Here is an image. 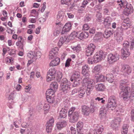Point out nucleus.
Masks as SVG:
<instances>
[{
	"label": "nucleus",
	"mask_w": 134,
	"mask_h": 134,
	"mask_svg": "<svg viewBox=\"0 0 134 134\" xmlns=\"http://www.w3.org/2000/svg\"><path fill=\"white\" fill-rule=\"evenodd\" d=\"M104 127L102 125H98L92 133V134H101L103 130Z\"/></svg>",
	"instance_id": "obj_12"
},
{
	"label": "nucleus",
	"mask_w": 134,
	"mask_h": 134,
	"mask_svg": "<svg viewBox=\"0 0 134 134\" xmlns=\"http://www.w3.org/2000/svg\"><path fill=\"white\" fill-rule=\"evenodd\" d=\"M130 26V25L127 24L123 23H122L121 26L120 27L125 30H127L128 27H129Z\"/></svg>",
	"instance_id": "obj_41"
},
{
	"label": "nucleus",
	"mask_w": 134,
	"mask_h": 134,
	"mask_svg": "<svg viewBox=\"0 0 134 134\" xmlns=\"http://www.w3.org/2000/svg\"><path fill=\"white\" fill-rule=\"evenodd\" d=\"M112 70L114 74H118L119 71V68L118 66H115L113 68Z\"/></svg>",
	"instance_id": "obj_50"
},
{
	"label": "nucleus",
	"mask_w": 134,
	"mask_h": 134,
	"mask_svg": "<svg viewBox=\"0 0 134 134\" xmlns=\"http://www.w3.org/2000/svg\"><path fill=\"white\" fill-rule=\"evenodd\" d=\"M75 107H72L69 111L68 115L70 117L69 121L70 122L74 123L76 122L79 119V113L77 111H75Z\"/></svg>",
	"instance_id": "obj_2"
},
{
	"label": "nucleus",
	"mask_w": 134,
	"mask_h": 134,
	"mask_svg": "<svg viewBox=\"0 0 134 134\" xmlns=\"http://www.w3.org/2000/svg\"><path fill=\"white\" fill-rule=\"evenodd\" d=\"M128 81L126 79L121 80L120 81V88L121 89L126 88V86L128 84Z\"/></svg>",
	"instance_id": "obj_20"
},
{
	"label": "nucleus",
	"mask_w": 134,
	"mask_h": 134,
	"mask_svg": "<svg viewBox=\"0 0 134 134\" xmlns=\"http://www.w3.org/2000/svg\"><path fill=\"white\" fill-rule=\"evenodd\" d=\"M35 52H30L28 53L27 55V56L29 58L33 59L34 61L35 60Z\"/></svg>",
	"instance_id": "obj_40"
},
{
	"label": "nucleus",
	"mask_w": 134,
	"mask_h": 134,
	"mask_svg": "<svg viewBox=\"0 0 134 134\" xmlns=\"http://www.w3.org/2000/svg\"><path fill=\"white\" fill-rule=\"evenodd\" d=\"M95 88L97 91H102L104 90L105 87L103 84L101 83L96 85Z\"/></svg>",
	"instance_id": "obj_24"
},
{
	"label": "nucleus",
	"mask_w": 134,
	"mask_h": 134,
	"mask_svg": "<svg viewBox=\"0 0 134 134\" xmlns=\"http://www.w3.org/2000/svg\"><path fill=\"white\" fill-rule=\"evenodd\" d=\"M95 28L94 27H93L92 28L90 29L89 30V32L91 34H93L95 33Z\"/></svg>",
	"instance_id": "obj_63"
},
{
	"label": "nucleus",
	"mask_w": 134,
	"mask_h": 134,
	"mask_svg": "<svg viewBox=\"0 0 134 134\" xmlns=\"http://www.w3.org/2000/svg\"><path fill=\"white\" fill-rule=\"evenodd\" d=\"M117 2L118 3V5H119L120 8H125L126 3V2H123L121 0L120 1H118Z\"/></svg>",
	"instance_id": "obj_38"
},
{
	"label": "nucleus",
	"mask_w": 134,
	"mask_h": 134,
	"mask_svg": "<svg viewBox=\"0 0 134 134\" xmlns=\"http://www.w3.org/2000/svg\"><path fill=\"white\" fill-rule=\"evenodd\" d=\"M62 90L65 93H66L68 92L70 90V86H63L60 87Z\"/></svg>",
	"instance_id": "obj_30"
},
{
	"label": "nucleus",
	"mask_w": 134,
	"mask_h": 134,
	"mask_svg": "<svg viewBox=\"0 0 134 134\" xmlns=\"http://www.w3.org/2000/svg\"><path fill=\"white\" fill-rule=\"evenodd\" d=\"M116 99L114 96H111L109 97L108 100L107 109L113 110L115 109L116 107Z\"/></svg>",
	"instance_id": "obj_3"
},
{
	"label": "nucleus",
	"mask_w": 134,
	"mask_h": 134,
	"mask_svg": "<svg viewBox=\"0 0 134 134\" xmlns=\"http://www.w3.org/2000/svg\"><path fill=\"white\" fill-rule=\"evenodd\" d=\"M82 74L83 75V76H84L85 78L88 77L90 75V74L88 71L85 72L84 73H82Z\"/></svg>",
	"instance_id": "obj_61"
},
{
	"label": "nucleus",
	"mask_w": 134,
	"mask_h": 134,
	"mask_svg": "<svg viewBox=\"0 0 134 134\" xmlns=\"http://www.w3.org/2000/svg\"><path fill=\"white\" fill-rule=\"evenodd\" d=\"M58 48L56 47L52 49L50 51L49 54V58L50 59L53 58L54 57H56L58 55Z\"/></svg>",
	"instance_id": "obj_11"
},
{
	"label": "nucleus",
	"mask_w": 134,
	"mask_h": 134,
	"mask_svg": "<svg viewBox=\"0 0 134 134\" xmlns=\"http://www.w3.org/2000/svg\"><path fill=\"white\" fill-rule=\"evenodd\" d=\"M126 7L124 9V13L125 15L128 16L132 13L133 9L132 5L131 4H126Z\"/></svg>",
	"instance_id": "obj_10"
},
{
	"label": "nucleus",
	"mask_w": 134,
	"mask_h": 134,
	"mask_svg": "<svg viewBox=\"0 0 134 134\" xmlns=\"http://www.w3.org/2000/svg\"><path fill=\"white\" fill-rule=\"evenodd\" d=\"M58 87V83L57 82H52L50 85V88L51 90L56 91Z\"/></svg>",
	"instance_id": "obj_25"
},
{
	"label": "nucleus",
	"mask_w": 134,
	"mask_h": 134,
	"mask_svg": "<svg viewBox=\"0 0 134 134\" xmlns=\"http://www.w3.org/2000/svg\"><path fill=\"white\" fill-rule=\"evenodd\" d=\"M128 51L129 49L127 48H123L121 49V55L123 58L128 57L130 55V53Z\"/></svg>",
	"instance_id": "obj_19"
},
{
	"label": "nucleus",
	"mask_w": 134,
	"mask_h": 134,
	"mask_svg": "<svg viewBox=\"0 0 134 134\" xmlns=\"http://www.w3.org/2000/svg\"><path fill=\"white\" fill-rule=\"evenodd\" d=\"M79 34V32H76L75 31H74L72 32L70 35L71 37L75 38L76 37H77L78 34Z\"/></svg>",
	"instance_id": "obj_48"
},
{
	"label": "nucleus",
	"mask_w": 134,
	"mask_h": 134,
	"mask_svg": "<svg viewBox=\"0 0 134 134\" xmlns=\"http://www.w3.org/2000/svg\"><path fill=\"white\" fill-rule=\"evenodd\" d=\"M56 72V70L54 68L52 67L49 69L47 73L48 74L55 75H56L55 73Z\"/></svg>",
	"instance_id": "obj_39"
},
{
	"label": "nucleus",
	"mask_w": 134,
	"mask_h": 134,
	"mask_svg": "<svg viewBox=\"0 0 134 134\" xmlns=\"http://www.w3.org/2000/svg\"><path fill=\"white\" fill-rule=\"evenodd\" d=\"M54 120L53 118H51L47 122L46 125L53 126V124Z\"/></svg>",
	"instance_id": "obj_47"
},
{
	"label": "nucleus",
	"mask_w": 134,
	"mask_h": 134,
	"mask_svg": "<svg viewBox=\"0 0 134 134\" xmlns=\"http://www.w3.org/2000/svg\"><path fill=\"white\" fill-rule=\"evenodd\" d=\"M131 119L132 121H134V110H132L131 113Z\"/></svg>",
	"instance_id": "obj_62"
},
{
	"label": "nucleus",
	"mask_w": 134,
	"mask_h": 134,
	"mask_svg": "<svg viewBox=\"0 0 134 134\" xmlns=\"http://www.w3.org/2000/svg\"><path fill=\"white\" fill-rule=\"evenodd\" d=\"M113 34L111 30H108V29L106 30L103 34L104 37L106 38H108L109 37H110L111 35H112Z\"/></svg>",
	"instance_id": "obj_26"
},
{
	"label": "nucleus",
	"mask_w": 134,
	"mask_h": 134,
	"mask_svg": "<svg viewBox=\"0 0 134 134\" xmlns=\"http://www.w3.org/2000/svg\"><path fill=\"white\" fill-rule=\"evenodd\" d=\"M70 86L68 84V81L66 78H63L62 80L60 87L63 86Z\"/></svg>",
	"instance_id": "obj_32"
},
{
	"label": "nucleus",
	"mask_w": 134,
	"mask_h": 134,
	"mask_svg": "<svg viewBox=\"0 0 134 134\" xmlns=\"http://www.w3.org/2000/svg\"><path fill=\"white\" fill-rule=\"evenodd\" d=\"M80 76V73L78 71H74L72 75V78L74 79L79 78Z\"/></svg>",
	"instance_id": "obj_34"
},
{
	"label": "nucleus",
	"mask_w": 134,
	"mask_h": 134,
	"mask_svg": "<svg viewBox=\"0 0 134 134\" xmlns=\"http://www.w3.org/2000/svg\"><path fill=\"white\" fill-rule=\"evenodd\" d=\"M60 60L59 58H56L51 61L49 65L52 66L57 65L59 63Z\"/></svg>",
	"instance_id": "obj_22"
},
{
	"label": "nucleus",
	"mask_w": 134,
	"mask_h": 134,
	"mask_svg": "<svg viewBox=\"0 0 134 134\" xmlns=\"http://www.w3.org/2000/svg\"><path fill=\"white\" fill-rule=\"evenodd\" d=\"M88 63L90 64H92L93 63H96V60H95L94 57H89L88 58Z\"/></svg>",
	"instance_id": "obj_44"
},
{
	"label": "nucleus",
	"mask_w": 134,
	"mask_h": 134,
	"mask_svg": "<svg viewBox=\"0 0 134 134\" xmlns=\"http://www.w3.org/2000/svg\"><path fill=\"white\" fill-rule=\"evenodd\" d=\"M106 55L102 51H100L98 53H97L94 55V58L95 60H96V63L103 59L105 58Z\"/></svg>",
	"instance_id": "obj_7"
},
{
	"label": "nucleus",
	"mask_w": 134,
	"mask_h": 134,
	"mask_svg": "<svg viewBox=\"0 0 134 134\" xmlns=\"http://www.w3.org/2000/svg\"><path fill=\"white\" fill-rule=\"evenodd\" d=\"M71 60V59H68L67 60L65 64V67H68L69 66Z\"/></svg>",
	"instance_id": "obj_59"
},
{
	"label": "nucleus",
	"mask_w": 134,
	"mask_h": 134,
	"mask_svg": "<svg viewBox=\"0 0 134 134\" xmlns=\"http://www.w3.org/2000/svg\"><path fill=\"white\" fill-rule=\"evenodd\" d=\"M123 23L129 25H130L131 24V22L130 21V19L129 18H126L124 20Z\"/></svg>",
	"instance_id": "obj_57"
},
{
	"label": "nucleus",
	"mask_w": 134,
	"mask_h": 134,
	"mask_svg": "<svg viewBox=\"0 0 134 134\" xmlns=\"http://www.w3.org/2000/svg\"><path fill=\"white\" fill-rule=\"evenodd\" d=\"M89 28V26L88 24H86L83 26L82 30H87Z\"/></svg>",
	"instance_id": "obj_55"
},
{
	"label": "nucleus",
	"mask_w": 134,
	"mask_h": 134,
	"mask_svg": "<svg viewBox=\"0 0 134 134\" xmlns=\"http://www.w3.org/2000/svg\"><path fill=\"white\" fill-rule=\"evenodd\" d=\"M95 48V46L93 44H90L86 49V54L87 56L92 55Z\"/></svg>",
	"instance_id": "obj_8"
},
{
	"label": "nucleus",
	"mask_w": 134,
	"mask_h": 134,
	"mask_svg": "<svg viewBox=\"0 0 134 134\" xmlns=\"http://www.w3.org/2000/svg\"><path fill=\"white\" fill-rule=\"evenodd\" d=\"M97 77L99 81L101 82H104L105 81V77L103 75H99L98 77L97 76Z\"/></svg>",
	"instance_id": "obj_46"
},
{
	"label": "nucleus",
	"mask_w": 134,
	"mask_h": 134,
	"mask_svg": "<svg viewBox=\"0 0 134 134\" xmlns=\"http://www.w3.org/2000/svg\"><path fill=\"white\" fill-rule=\"evenodd\" d=\"M24 40L19 41L16 43V45L19 48H23L24 46Z\"/></svg>",
	"instance_id": "obj_35"
},
{
	"label": "nucleus",
	"mask_w": 134,
	"mask_h": 134,
	"mask_svg": "<svg viewBox=\"0 0 134 134\" xmlns=\"http://www.w3.org/2000/svg\"><path fill=\"white\" fill-rule=\"evenodd\" d=\"M129 43L127 41H125L123 44V46L125 48H127L129 46Z\"/></svg>",
	"instance_id": "obj_51"
},
{
	"label": "nucleus",
	"mask_w": 134,
	"mask_h": 134,
	"mask_svg": "<svg viewBox=\"0 0 134 134\" xmlns=\"http://www.w3.org/2000/svg\"><path fill=\"white\" fill-rule=\"evenodd\" d=\"M125 30L121 28L118 27L116 31V40L119 42L122 41L123 40L122 36L123 35V31Z\"/></svg>",
	"instance_id": "obj_6"
},
{
	"label": "nucleus",
	"mask_w": 134,
	"mask_h": 134,
	"mask_svg": "<svg viewBox=\"0 0 134 134\" xmlns=\"http://www.w3.org/2000/svg\"><path fill=\"white\" fill-rule=\"evenodd\" d=\"M71 0H61V3L63 4L68 5L70 3Z\"/></svg>",
	"instance_id": "obj_54"
},
{
	"label": "nucleus",
	"mask_w": 134,
	"mask_h": 134,
	"mask_svg": "<svg viewBox=\"0 0 134 134\" xmlns=\"http://www.w3.org/2000/svg\"><path fill=\"white\" fill-rule=\"evenodd\" d=\"M95 100L96 101H100L101 100V102L102 103H104L105 102V100H103V98H100L99 97H98L95 99Z\"/></svg>",
	"instance_id": "obj_53"
},
{
	"label": "nucleus",
	"mask_w": 134,
	"mask_h": 134,
	"mask_svg": "<svg viewBox=\"0 0 134 134\" xmlns=\"http://www.w3.org/2000/svg\"><path fill=\"white\" fill-rule=\"evenodd\" d=\"M111 18L109 17H108L104 19V25H109L110 24L111 21Z\"/></svg>",
	"instance_id": "obj_36"
},
{
	"label": "nucleus",
	"mask_w": 134,
	"mask_h": 134,
	"mask_svg": "<svg viewBox=\"0 0 134 134\" xmlns=\"http://www.w3.org/2000/svg\"><path fill=\"white\" fill-rule=\"evenodd\" d=\"M57 76L59 78L61 79L62 77V74L60 72H57Z\"/></svg>",
	"instance_id": "obj_64"
},
{
	"label": "nucleus",
	"mask_w": 134,
	"mask_h": 134,
	"mask_svg": "<svg viewBox=\"0 0 134 134\" xmlns=\"http://www.w3.org/2000/svg\"><path fill=\"white\" fill-rule=\"evenodd\" d=\"M64 13L62 11H59L57 16V23H56L57 25L60 24V25L61 24H60V22L62 21L64 18Z\"/></svg>",
	"instance_id": "obj_13"
},
{
	"label": "nucleus",
	"mask_w": 134,
	"mask_h": 134,
	"mask_svg": "<svg viewBox=\"0 0 134 134\" xmlns=\"http://www.w3.org/2000/svg\"><path fill=\"white\" fill-rule=\"evenodd\" d=\"M35 52V60L37 59L40 58L41 56V53L40 52L37 51L36 52Z\"/></svg>",
	"instance_id": "obj_43"
},
{
	"label": "nucleus",
	"mask_w": 134,
	"mask_h": 134,
	"mask_svg": "<svg viewBox=\"0 0 134 134\" xmlns=\"http://www.w3.org/2000/svg\"><path fill=\"white\" fill-rule=\"evenodd\" d=\"M69 106L70 104L69 103H66V102H65L64 104V107L63 108V109H64L65 110H67V109L68 108V107H69Z\"/></svg>",
	"instance_id": "obj_58"
},
{
	"label": "nucleus",
	"mask_w": 134,
	"mask_h": 134,
	"mask_svg": "<svg viewBox=\"0 0 134 134\" xmlns=\"http://www.w3.org/2000/svg\"><path fill=\"white\" fill-rule=\"evenodd\" d=\"M107 110L106 108H102L100 109L99 112V115L101 119L105 118Z\"/></svg>",
	"instance_id": "obj_16"
},
{
	"label": "nucleus",
	"mask_w": 134,
	"mask_h": 134,
	"mask_svg": "<svg viewBox=\"0 0 134 134\" xmlns=\"http://www.w3.org/2000/svg\"><path fill=\"white\" fill-rule=\"evenodd\" d=\"M113 78L114 76L113 75L111 74H107L106 76V79L109 82H112L114 80Z\"/></svg>",
	"instance_id": "obj_28"
},
{
	"label": "nucleus",
	"mask_w": 134,
	"mask_h": 134,
	"mask_svg": "<svg viewBox=\"0 0 134 134\" xmlns=\"http://www.w3.org/2000/svg\"><path fill=\"white\" fill-rule=\"evenodd\" d=\"M121 71L123 73L124 75L127 76L131 73L132 69L129 65H126L122 66Z\"/></svg>",
	"instance_id": "obj_9"
},
{
	"label": "nucleus",
	"mask_w": 134,
	"mask_h": 134,
	"mask_svg": "<svg viewBox=\"0 0 134 134\" xmlns=\"http://www.w3.org/2000/svg\"><path fill=\"white\" fill-rule=\"evenodd\" d=\"M102 66L100 65H97L94 67L93 72L96 74H98Z\"/></svg>",
	"instance_id": "obj_29"
},
{
	"label": "nucleus",
	"mask_w": 134,
	"mask_h": 134,
	"mask_svg": "<svg viewBox=\"0 0 134 134\" xmlns=\"http://www.w3.org/2000/svg\"><path fill=\"white\" fill-rule=\"evenodd\" d=\"M72 49L75 52H78L80 50V47L79 46H77L74 47L72 48Z\"/></svg>",
	"instance_id": "obj_49"
},
{
	"label": "nucleus",
	"mask_w": 134,
	"mask_h": 134,
	"mask_svg": "<svg viewBox=\"0 0 134 134\" xmlns=\"http://www.w3.org/2000/svg\"><path fill=\"white\" fill-rule=\"evenodd\" d=\"M67 111L63 109L62 108L60 111L59 116L61 118H65L67 115Z\"/></svg>",
	"instance_id": "obj_23"
},
{
	"label": "nucleus",
	"mask_w": 134,
	"mask_h": 134,
	"mask_svg": "<svg viewBox=\"0 0 134 134\" xmlns=\"http://www.w3.org/2000/svg\"><path fill=\"white\" fill-rule=\"evenodd\" d=\"M121 90V91L120 93V97L122 98L125 100H128L130 97L129 94V92L130 91V88L127 87L126 88Z\"/></svg>",
	"instance_id": "obj_4"
},
{
	"label": "nucleus",
	"mask_w": 134,
	"mask_h": 134,
	"mask_svg": "<svg viewBox=\"0 0 134 134\" xmlns=\"http://www.w3.org/2000/svg\"><path fill=\"white\" fill-rule=\"evenodd\" d=\"M120 58V55L117 53H110L108 56V60L110 64L113 63L118 60Z\"/></svg>",
	"instance_id": "obj_5"
},
{
	"label": "nucleus",
	"mask_w": 134,
	"mask_h": 134,
	"mask_svg": "<svg viewBox=\"0 0 134 134\" xmlns=\"http://www.w3.org/2000/svg\"><path fill=\"white\" fill-rule=\"evenodd\" d=\"M86 90L84 88L80 89L78 92V96L80 98H82L84 97L85 94Z\"/></svg>",
	"instance_id": "obj_31"
},
{
	"label": "nucleus",
	"mask_w": 134,
	"mask_h": 134,
	"mask_svg": "<svg viewBox=\"0 0 134 134\" xmlns=\"http://www.w3.org/2000/svg\"><path fill=\"white\" fill-rule=\"evenodd\" d=\"M129 127V126L126 124H124L122 126V130L128 131V129Z\"/></svg>",
	"instance_id": "obj_56"
},
{
	"label": "nucleus",
	"mask_w": 134,
	"mask_h": 134,
	"mask_svg": "<svg viewBox=\"0 0 134 134\" xmlns=\"http://www.w3.org/2000/svg\"><path fill=\"white\" fill-rule=\"evenodd\" d=\"M46 126L47 132L48 133H51L52 131V126L46 125Z\"/></svg>",
	"instance_id": "obj_45"
},
{
	"label": "nucleus",
	"mask_w": 134,
	"mask_h": 134,
	"mask_svg": "<svg viewBox=\"0 0 134 134\" xmlns=\"http://www.w3.org/2000/svg\"><path fill=\"white\" fill-rule=\"evenodd\" d=\"M90 1V0H84L82 2V5L81 6V7L84 8Z\"/></svg>",
	"instance_id": "obj_52"
},
{
	"label": "nucleus",
	"mask_w": 134,
	"mask_h": 134,
	"mask_svg": "<svg viewBox=\"0 0 134 134\" xmlns=\"http://www.w3.org/2000/svg\"><path fill=\"white\" fill-rule=\"evenodd\" d=\"M55 96H46V99L47 102L50 104L54 103L55 99Z\"/></svg>",
	"instance_id": "obj_27"
},
{
	"label": "nucleus",
	"mask_w": 134,
	"mask_h": 134,
	"mask_svg": "<svg viewBox=\"0 0 134 134\" xmlns=\"http://www.w3.org/2000/svg\"><path fill=\"white\" fill-rule=\"evenodd\" d=\"M55 77V75L48 74L47 73V81H49L53 80Z\"/></svg>",
	"instance_id": "obj_33"
},
{
	"label": "nucleus",
	"mask_w": 134,
	"mask_h": 134,
	"mask_svg": "<svg viewBox=\"0 0 134 134\" xmlns=\"http://www.w3.org/2000/svg\"><path fill=\"white\" fill-rule=\"evenodd\" d=\"M56 91L51 90L50 88L46 92L47 96H55L54 93Z\"/></svg>",
	"instance_id": "obj_37"
},
{
	"label": "nucleus",
	"mask_w": 134,
	"mask_h": 134,
	"mask_svg": "<svg viewBox=\"0 0 134 134\" xmlns=\"http://www.w3.org/2000/svg\"><path fill=\"white\" fill-rule=\"evenodd\" d=\"M79 34H78L77 37L80 40H82L83 38H87L88 36V33L86 32H78Z\"/></svg>",
	"instance_id": "obj_21"
},
{
	"label": "nucleus",
	"mask_w": 134,
	"mask_h": 134,
	"mask_svg": "<svg viewBox=\"0 0 134 134\" xmlns=\"http://www.w3.org/2000/svg\"><path fill=\"white\" fill-rule=\"evenodd\" d=\"M71 26L70 23H66L63 28L62 34H63L65 32H69L71 29Z\"/></svg>",
	"instance_id": "obj_15"
},
{
	"label": "nucleus",
	"mask_w": 134,
	"mask_h": 134,
	"mask_svg": "<svg viewBox=\"0 0 134 134\" xmlns=\"http://www.w3.org/2000/svg\"><path fill=\"white\" fill-rule=\"evenodd\" d=\"M90 68L88 67V65H84L82 67V73L87 72V71Z\"/></svg>",
	"instance_id": "obj_42"
},
{
	"label": "nucleus",
	"mask_w": 134,
	"mask_h": 134,
	"mask_svg": "<svg viewBox=\"0 0 134 134\" xmlns=\"http://www.w3.org/2000/svg\"><path fill=\"white\" fill-rule=\"evenodd\" d=\"M83 82L85 85H87L86 93L87 95H89L93 88L95 82L93 80L90 79L88 77L84 78L83 79Z\"/></svg>",
	"instance_id": "obj_1"
},
{
	"label": "nucleus",
	"mask_w": 134,
	"mask_h": 134,
	"mask_svg": "<svg viewBox=\"0 0 134 134\" xmlns=\"http://www.w3.org/2000/svg\"><path fill=\"white\" fill-rule=\"evenodd\" d=\"M121 121V119L120 118H118L115 119L113 121L111 126L113 128H115L118 127Z\"/></svg>",
	"instance_id": "obj_18"
},
{
	"label": "nucleus",
	"mask_w": 134,
	"mask_h": 134,
	"mask_svg": "<svg viewBox=\"0 0 134 134\" xmlns=\"http://www.w3.org/2000/svg\"><path fill=\"white\" fill-rule=\"evenodd\" d=\"M70 130L71 133L72 134H76V131L75 128L73 127H71L70 128Z\"/></svg>",
	"instance_id": "obj_60"
},
{
	"label": "nucleus",
	"mask_w": 134,
	"mask_h": 134,
	"mask_svg": "<svg viewBox=\"0 0 134 134\" xmlns=\"http://www.w3.org/2000/svg\"><path fill=\"white\" fill-rule=\"evenodd\" d=\"M66 125V122L63 120L58 122L56 124V126L58 129L61 130L62 128L65 127Z\"/></svg>",
	"instance_id": "obj_17"
},
{
	"label": "nucleus",
	"mask_w": 134,
	"mask_h": 134,
	"mask_svg": "<svg viewBox=\"0 0 134 134\" xmlns=\"http://www.w3.org/2000/svg\"><path fill=\"white\" fill-rule=\"evenodd\" d=\"M81 110L82 114L85 116L88 115L91 112L90 108L86 105L82 106Z\"/></svg>",
	"instance_id": "obj_14"
}]
</instances>
